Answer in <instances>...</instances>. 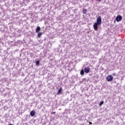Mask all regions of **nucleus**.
<instances>
[{
    "label": "nucleus",
    "instance_id": "nucleus-1",
    "mask_svg": "<svg viewBox=\"0 0 125 125\" xmlns=\"http://www.w3.org/2000/svg\"><path fill=\"white\" fill-rule=\"evenodd\" d=\"M102 21V19H101V17H98L97 19V22H95L93 25L94 30H95V31H98V25H101Z\"/></svg>",
    "mask_w": 125,
    "mask_h": 125
},
{
    "label": "nucleus",
    "instance_id": "nucleus-2",
    "mask_svg": "<svg viewBox=\"0 0 125 125\" xmlns=\"http://www.w3.org/2000/svg\"><path fill=\"white\" fill-rule=\"evenodd\" d=\"M114 79V77H113V76L112 75H108L106 77V81L108 82H112Z\"/></svg>",
    "mask_w": 125,
    "mask_h": 125
},
{
    "label": "nucleus",
    "instance_id": "nucleus-3",
    "mask_svg": "<svg viewBox=\"0 0 125 125\" xmlns=\"http://www.w3.org/2000/svg\"><path fill=\"white\" fill-rule=\"evenodd\" d=\"M122 19H123V17L121 15L117 16L116 18L117 22H120V21H122Z\"/></svg>",
    "mask_w": 125,
    "mask_h": 125
},
{
    "label": "nucleus",
    "instance_id": "nucleus-4",
    "mask_svg": "<svg viewBox=\"0 0 125 125\" xmlns=\"http://www.w3.org/2000/svg\"><path fill=\"white\" fill-rule=\"evenodd\" d=\"M84 71L85 73H86V74H88V73L90 71V68L89 67H85L84 69Z\"/></svg>",
    "mask_w": 125,
    "mask_h": 125
},
{
    "label": "nucleus",
    "instance_id": "nucleus-5",
    "mask_svg": "<svg viewBox=\"0 0 125 125\" xmlns=\"http://www.w3.org/2000/svg\"><path fill=\"white\" fill-rule=\"evenodd\" d=\"M62 87H61L58 90L57 93V94L58 95H59L60 94H61V93H62Z\"/></svg>",
    "mask_w": 125,
    "mask_h": 125
},
{
    "label": "nucleus",
    "instance_id": "nucleus-6",
    "mask_svg": "<svg viewBox=\"0 0 125 125\" xmlns=\"http://www.w3.org/2000/svg\"><path fill=\"white\" fill-rule=\"evenodd\" d=\"M35 114L36 112H35V111L34 110H32V111L30 112V116H31V117H34Z\"/></svg>",
    "mask_w": 125,
    "mask_h": 125
},
{
    "label": "nucleus",
    "instance_id": "nucleus-7",
    "mask_svg": "<svg viewBox=\"0 0 125 125\" xmlns=\"http://www.w3.org/2000/svg\"><path fill=\"white\" fill-rule=\"evenodd\" d=\"M41 31V27L40 26L37 27L36 29V33H39Z\"/></svg>",
    "mask_w": 125,
    "mask_h": 125
},
{
    "label": "nucleus",
    "instance_id": "nucleus-8",
    "mask_svg": "<svg viewBox=\"0 0 125 125\" xmlns=\"http://www.w3.org/2000/svg\"><path fill=\"white\" fill-rule=\"evenodd\" d=\"M80 74H81V75H82V76H83L84 75V71H83V69H82L81 71Z\"/></svg>",
    "mask_w": 125,
    "mask_h": 125
},
{
    "label": "nucleus",
    "instance_id": "nucleus-9",
    "mask_svg": "<svg viewBox=\"0 0 125 125\" xmlns=\"http://www.w3.org/2000/svg\"><path fill=\"white\" fill-rule=\"evenodd\" d=\"M83 14H86V13H87V10L84 9L83 10Z\"/></svg>",
    "mask_w": 125,
    "mask_h": 125
},
{
    "label": "nucleus",
    "instance_id": "nucleus-10",
    "mask_svg": "<svg viewBox=\"0 0 125 125\" xmlns=\"http://www.w3.org/2000/svg\"><path fill=\"white\" fill-rule=\"evenodd\" d=\"M35 63L36 66H39V65H40V61H36Z\"/></svg>",
    "mask_w": 125,
    "mask_h": 125
},
{
    "label": "nucleus",
    "instance_id": "nucleus-11",
    "mask_svg": "<svg viewBox=\"0 0 125 125\" xmlns=\"http://www.w3.org/2000/svg\"><path fill=\"white\" fill-rule=\"evenodd\" d=\"M42 33L39 32V33L38 34V38H41V36H42Z\"/></svg>",
    "mask_w": 125,
    "mask_h": 125
},
{
    "label": "nucleus",
    "instance_id": "nucleus-12",
    "mask_svg": "<svg viewBox=\"0 0 125 125\" xmlns=\"http://www.w3.org/2000/svg\"><path fill=\"white\" fill-rule=\"evenodd\" d=\"M104 104V102L103 101L101 102L100 103V106H102V105H103Z\"/></svg>",
    "mask_w": 125,
    "mask_h": 125
},
{
    "label": "nucleus",
    "instance_id": "nucleus-13",
    "mask_svg": "<svg viewBox=\"0 0 125 125\" xmlns=\"http://www.w3.org/2000/svg\"><path fill=\"white\" fill-rule=\"evenodd\" d=\"M112 75H113V76H117V73H113Z\"/></svg>",
    "mask_w": 125,
    "mask_h": 125
},
{
    "label": "nucleus",
    "instance_id": "nucleus-14",
    "mask_svg": "<svg viewBox=\"0 0 125 125\" xmlns=\"http://www.w3.org/2000/svg\"><path fill=\"white\" fill-rule=\"evenodd\" d=\"M56 113V112H52V114L53 115L55 114Z\"/></svg>",
    "mask_w": 125,
    "mask_h": 125
},
{
    "label": "nucleus",
    "instance_id": "nucleus-15",
    "mask_svg": "<svg viewBox=\"0 0 125 125\" xmlns=\"http://www.w3.org/2000/svg\"><path fill=\"white\" fill-rule=\"evenodd\" d=\"M89 125H92V123H91L90 122H89Z\"/></svg>",
    "mask_w": 125,
    "mask_h": 125
}]
</instances>
